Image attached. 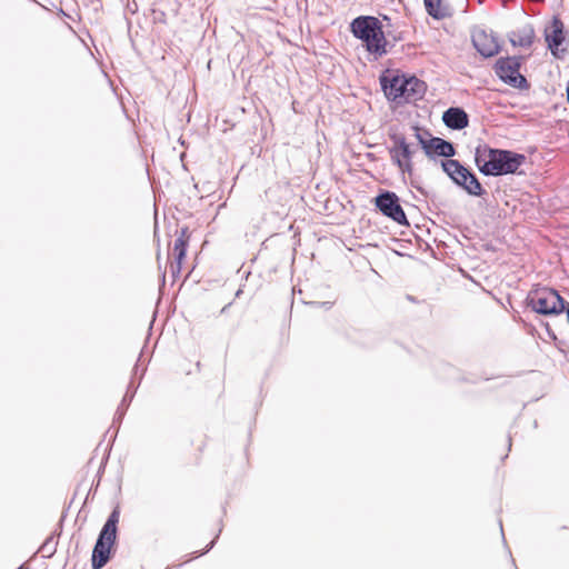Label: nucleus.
<instances>
[{
	"instance_id": "f257e3e1",
	"label": "nucleus",
	"mask_w": 569,
	"mask_h": 569,
	"mask_svg": "<svg viewBox=\"0 0 569 569\" xmlns=\"http://www.w3.org/2000/svg\"><path fill=\"white\" fill-rule=\"evenodd\" d=\"M475 161L486 176H503L516 173L525 163L526 157L509 150L493 149L488 144L476 148Z\"/></svg>"
},
{
	"instance_id": "f03ea898",
	"label": "nucleus",
	"mask_w": 569,
	"mask_h": 569,
	"mask_svg": "<svg viewBox=\"0 0 569 569\" xmlns=\"http://www.w3.org/2000/svg\"><path fill=\"white\" fill-rule=\"evenodd\" d=\"M386 97L393 101L416 102L426 93V83L416 77L385 74L380 78Z\"/></svg>"
},
{
	"instance_id": "7ed1b4c3",
	"label": "nucleus",
	"mask_w": 569,
	"mask_h": 569,
	"mask_svg": "<svg viewBox=\"0 0 569 569\" xmlns=\"http://www.w3.org/2000/svg\"><path fill=\"white\" fill-rule=\"evenodd\" d=\"M355 37L361 39L369 52L379 56L386 53L387 40L381 22L376 17H358L351 23Z\"/></svg>"
},
{
	"instance_id": "20e7f679",
	"label": "nucleus",
	"mask_w": 569,
	"mask_h": 569,
	"mask_svg": "<svg viewBox=\"0 0 569 569\" xmlns=\"http://www.w3.org/2000/svg\"><path fill=\"white\" fill-rule=\"evenodd\" d=\"M120 519V511L116 508L111 515L109 516L107 522L104 523L98 541L92 551V567L94 569L102 568L110 558V550L112 545L114 543L117 536V525Z\"/></svg>"
},
{
	"instance_id": "39448f33",
	"label": "nucleus",
	"mask_w": 569,
	"mask_h": 569,
	"mask_svg": "<svg viewBox=\"0 0 569 569\" xmlns=\"http://www.w3.org/2000/svg\"><path fill=\"white\" fill-rule=\"evenodd\" d=\"M529 306L541 315H560L565 309V300L551 288L541 287L532 290L528 297Z\"/></svg>"
},
{
	"instance_id": "423d86ee",
	"label": "nucleus",
	"mask_w": 569,
	"mask_h": 569,
	"mask_svg": "<svg viewBox=\"0 0 569 569\" xmlns=\"http://www.w3.org/2000/svg\"><path fill=\"white\" fill-rule=\"evenodd\" d=\"M445 172L470 194L481 196L482 186L473 173L463 167L458 160L448 159L442 161Z\"/></svg>"
},
{
	"instance_id": "0eeeda50",
	"label": "nucleus",
	"mask_w": 569,
	"mask_h": 569,
	"mask_svg": "<svg viewBox=\"0 0 569 569\" xmlns=\"http://www.w3.org/2000/svg\"><path fill=\"white\" fill-rule=\"evenodd\" d=\"M390 139L392 141V146L388 151L392 163L397 166L402 173L411 176L413 172V151L411 150L410 144L402 134H392L390 136Z\"/></svg>"
},
{
	"instance_id": "6e6552de",
	"label": "nucleus",
	"mask_w": 569,
	"mask_h": 569,
	"mask_svg": "<svg viewBox=\"0 0 569 569\" xmlns=\"http://www.w3.org/2000/svg\"><path fill=\"white\" fill-rule=\"evenodd\" d=\"M377 208L393 221L408 224L406 213L399 203V198L393 192H385L375 199Z\"/></svg>"
},
{
	"instance_id": "1a4fd4ad",
	"label": "nucleus",
	"mask_w": 569,
	"mask_h": 569,
	"mask_svg": "<svg viewBox=\"0 0 569 569\" xmlns=\"http://www.w3.org/2000/svg\"><path fill=\"white\" fill-rule=\"evenodd\" d=\"M520 62L517 58H500L496 62V73L505 81L516 87L526 83V78L520 74Z\"/></svg>"
},
{
	"instance_id": "9d476101",
	"label": "nucleus",
	"mask_w": 569,
	"mask_h": 569,
	"mask_svg": "<svg viewBox=\"0 0 569 569\" xmlns=\"http://www.w3.org/2000/svg\"><path fill=\"white\" fill-rule=\"evenodd\" d=\"M472 43L477 51L486 58L492 57L499 51L496 39L485 30H476L472 33Z\"/></svg>"
},
{
	"instance_id": "9b49d317",
	"label": "nucleus",
	"mask_w": 569,
	"mask_h": 569,
	"mask_svg": "<svg viewBox=\"0 0 569 569\" xmlns=\"http://www.w3.org/2000/svg\"><path fill=\"white\" fill-rule=\"evenodd\" d=\"M189 240H190V234H189L187 228L182 229L180 231L179 236L177 237V239L174 240V246H173L174 263L171 264L173 274H176V273L179 274L182 270Z\"/></svg>"
},
{
	"instance_id": "f8f14e48",
	"label": "nucleus",
	"mask_w": 569,
	"mask_h": 569,
	"mask_svg": "<svg viewBox=\"0 0 569 569\" xmlns=\"http://www.w3.org/2000/svg\"><path fill=\"white\" fill-rule=\"evenodd\" d=\"M423 150L427 156H442V157H452L455 154V149L452 144L441 138H429L427 142H423Z\"/></svg>"
},
{
	"instance_id": "ddd939ff",
	"label": "nucleus",
	"mask_w": 569,
	"mask_h": 569,
	"mask_svg": "<svg viewBox=\"0 0 569 569\" xmlns=\"http://www.w3.org/2000/svg\"><path fill=\"white\" fill-rule=\"evenodd\" d=\"M546 40L548 42V47L551 50L552 54L555 57L559 58L560 56L558 54V50L565 40L563 26L559 19L553 20L552 30H551V32L546 34Z\"/></svg>"
},
{
	"instance_id": "4468645a",
	"label": "nucleus",
	"mask_w": 569,
	"mask_h": 569,
	"mask_svg": "<svg viewBox=\"0 0 569 569\" xmlns=\"http://www.w3.org/2000/svg\"><path fill=\"white\" fill-rule=\"evenodd\" d=\"M443 122L451 129H463L468 126L467 113L459 108H450L443 113Z\"/></svg>"
},
{
	"instance_id": "2eb2a0df",
	"label": "nucleus",
	"mask_w": 569,
	"mask_h": 569,
	"mask_svg": "<svg viewBox=\"0 0 569 569\" xmlns=\"http://www.w3.org/2000/svg\"><path fill=\"white\" fill-rule=\"evenodd\" d=\"M535 38V31L531 27H522L518 28L517 30H513L510 34V42L513 46L521 47V48H529Z\"/></svg>"
},
{
	"instance_id": "dca6fc26",
	"label": "nucleus",
	"mask_w": 569,
	"mask_h": 569,
	"mask_svg": "<svg viewBox=\"0 0 569 569\" xmlns=\"http://www.w3.org/2000/svg\"><path fill=\"white\" fill-rule=\"evenodd\" d=\"M423 3L428 14L437 20L443 19L449 14L443 0H423Z\"/></svg>"
},
{
	"instance_id": "f3484780",
	"label": "nucleus",
	"mask_w": 569,
	"mask_h": 569,
	"mask_svg": "<svg viewBox=\"0 0 569 569\" xmlns=\"http://www.w3.org/2000/svg\"><path fill=\"white\" fill-rule=\"evenodd\" d=\"M196 449L201 453L203 452L206 446H207V441H206V438L204 437H199L196 442Z\"/></svg>"
},
{
	"instance_id": "a211bd4d",
	"label": "nucleus",
	"mask_w": 569,
	"mask_h": 569,
	"mask_svg": "<svg viewBox=\"0 0 569 569\" xmlns=\"http://www.w3.org/2000/svg\"><path fill=\"white\" fill-rule=\"evenodd\" d=\"M416 137H417L419 143L421 144V147L423 148V142H427L429 138H426L425 134L420 133L418 129H417Z\"/></svg>"
},
{
	"instance_id": "6ab92c4d",
	"label": "nucleus",
	"mask_w": 569,
	"mask_h": 569,
	"mask_svg": "<svg viewBox=\"0 0 569 569\" xmlns=\"http://www.w3.org/2000/svg\"><path fill=\"white\" fill-rule=\"evenodd\" d=\"M18 569H30V568L26 563H23Z\"/></svg>"
},
{
	"instance_id": "aec40b11",
	"label": "nucleus",
	"mask_w": 569,
	"mask_h": 569,
	"mask_svg": "<svg viewBox=\"0 0 569 569\" xmlns=\"http://www.w3.org/2000/svg\"><path fill=\"white\" fill-rule=\"evenodd\" d=\"M18 569H30V568L26 563H23Z\"/></svg>"
}]
</instances>
